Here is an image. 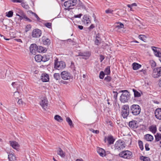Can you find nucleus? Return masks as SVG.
Here are the masks:
<instances>
[{"instance_id": "f257e3e1", "label": "nucleus", "mask_w": 161, "mask_h": 161, "mask_svg": "<svg viewBox=\"0 0 161 161\" xmlns=\"http://www.w3.org/2000/svg\"><path fill=\"white\" fill-rule=\"evenodd\" d=\"M120 92H123L120 96V101L123 103L127 102L130 98L129 93L127 90H121Z\"/></svg>"}, {"instance_id": "f03ea898", "label": "nucleus", "mask_w": 161, "mask_h": 161, "mask_svg": "<svg viewBox=\"0 0 161 161\" xmlns=\"http://www.w3.org/2000/svg\"><path fill=\"white\" fill-rule=\"evenodd\" d=\"M65 64L62 61H58L56 58L54 61V68L58 70H62L65 67Z\"/></svg>"}, {"instance_id": "7ed1b4c3", "label": "nucleus", "mask_w": 161, "mask_h": 161, "mask_svg": "<svg viewBox=\"0 0 161 161\" xmlns=\"http://www.w3.org/2000/svg\"><path fill=\"white\" fill-rule=\"evenodd\" d=\"M130 111L133 115L136 116L140 114L141 108L138 105L133 104L130 107Z\"/></svg>"}, {"instance_id": "20e7f679", "label": "nucleus", "mask_w": 161, "mask_h": 161, "mask_svg": "<svg viewBox=\"0 0 161 161\" xmlns=\"http://www.w3.org/2000/svg\"><path fill=\"white\" fill-rule=\"evenodd\" d=\"M120 157L125 159H130L132 157V153L128 150L123 151L119 153Z\"/></svg>"}, {"instance_id": "39448f33", "label": "nucleus", "mask_w": 161, "mask_h": 161, "mask_svg": "<svg viewBox=\"0 0 161 161\" xmlns=\"http://www.w3.org/2000/svg\"><path fill=\"white\" fill-rule=\"evenodd\" d=\"M125 147V142L121 140H118L116 142L114 145L115 150L119 151Z\"/></svg>"}, {"instance_id": "423d86ee", "label": "nucleus", "mask_w": 161, "mask_h": 161, "mask_svg": "<svg viewBox=\"0 0 161 161\" xmlns=\"http://www.w3.org/2000/svg\"><path fill=\"white\" fill-rule=\"evenodd\" d=\"M121 115L124 118H126L129 115V108L127 105L123 106L121 110Z\"/></svg>"}, {"instance_id": "0eeeda50", "label": "nucleus", "mask_w": 161, "mask_h": 161, "mask_svg": "<svg viewBox=\"0 0 161 161\" xmlns=\"http://www.w3.org/2000/svg\"><path fill=\"white\" fill-rule=\"evenodd\" d=\"M103 141L105 143H107L108 145H110L113 144L115 139L112 136L110 135L108 136H105Z\"/></svg>"}, {"instance_id": "6e6552de", "label": "nucleus", "mask_w": 161, "mask_h": 161, "mask_svg": "<svg viewBox=\"0 0 161 161\" xmlns=\"http://www.w3.org/2000/svg\"><path fill=\"white\" fill-rule=\"evenodd\" d=\"M42 35L41 31L38 29L33 30L31 33V36L33 38H36L40 37Z\"/></svg>"}, {"instance_id": "1a4fd4ad", "label": "nucleus", "mask_w": 161, "mask_h": 161, "mask_svg": "<svg viewBox=\"0 0 161 161\" xmlns=\"http://www.w3.org/2000/svg\"><path fill=\"white\" fill-rule=\"evenodd\" d=\"M154 78H158L161 76V67L154 69L152 74Z\"/></svg>"}, {"instance_id": "9d476101", "label": "nucleus", "mask_w": 161, "mask_h": 161, "mask_svg": "<svg viewBox=\"0 0 161 161\" xmlns=\"http://www.w3.org/2000/svg\"><path fill=\"white\" fill-rule=\"evenodd\" d=\"M62 78L64 80H68L70 78V74L67 71L62 72L60 74Z\"/></svg>"}, {"instance_id": "9b49d317", "label": "nucleus", "mask_w": 161, "mask_h": 161, "mask_svg": "<svg viewBox=\"0 0 161 161\" xmlns=\"http://www.w3.org/2000/svg\"><path fill=\"white\" fill-rule=\"evenodd\" d=\"M40 104L42 107L45 110L48 106V101L47 98L45 97L42 98L40 102Z\"/></svg>"}, {"instance_id": "f8f14e48", "label": "nucleus", "mask_w": 161, "mask_h": 161, "mask_svg": "<svg viewBox=\"0 0 161 161\" xmlns=\"http://www.w3.org/2000/svg\"><path fill=\"white\" fill-rule=\"evenodd\" d=\"M91 55V53L89 52L83 53H80L78 55L81 57V58L87 59Z\"/></svg>"}, {"instance_id": "ddd939ff", "label": "nucleus", "mask_w": 161, "mask_h": 161, "mask_svg": "<svg viewBox=\"0 0 161 161\" xmlns=\"http://www.w3.org/2000/svg\"><path fill=\"white\" fill-rule=\"evenodd\" d=\"M155 116L156 119L161 120V108H157L155 111Z\"/></svg>"}, {"instance_id": "4468645a", "label": "nucleus", "mask_w": 161, "mask_h": 161, "mask_svg": "<svg viewBox=\"0 0 161 161\" xmlns=\"http://www.w3.org/2000/svg\"><path fill=\"white\" fill-rule=\"evenodd\" d=\"M42 42L44 45H49L51 43L50 39L45 36H43L42 38Z\"/></svg>"}, {"instance_id": "2eb2a0df", "label": "nucleus", "mask_w": 161, "mask_h": 161, "mask_svg": "<svg viewBox=\"0 0 161 161\" xmlns=\"http://www.w3.org/2000/svg\"><path fill=\"white\" fill-rule=\"evenodd\" d=\"M41 80L43 82H47L49 81V75L46 73H43L41 76Z\"/></svg>"}, {"instance_id": "dca6fc26", "label": "nucleus", "mask_w": 161, "mask_h": 161, "mask_svg": "<svg viewBox=\"0 0 161 161\" xmlns=\"http://www.w3.org/2000/svg\"><path fill=\"white\" fill-rule=\"evenodd\" d=\"M82 22L85 24H88L91 23V20L89 17L87 15H85L83 18Z\"/></svg>"}, {"instance_id": "f3484780", "label": "nucleus", "mask_w": 161, "mask_h": 161, "mask_svg": "<svg viewBox=\"0 0 161 161\" xmlns=\"http://www.w3.org/2000/svg\"><path fill=\"white\" fill-rule=\"evenodd\" d=\"M9 143L10 146L15 149L17 150L19 147V145L18 144V143L16 141H10Z\"/></svg>"}, {"instance_id": "a211bd4d", "label": "nucleus", "mask_w": 161, "mask_h": 161, "mask_svg": "<svg viewBox=\"0 0 161 161\" xmlns=\"http://www.w3.org/2000/svg\"><path fill=\"white\" fill-rule=\"evenodd\" d=\"M8 158L9 161H15L16 160V157L12 153H8Z\"/></svg>"}, {"instance_id": "6ab92c4d", "label": "nucleus", "mask_w": 161, "mask_h": 161, "mask_svg": "<svg viewBox=\"0 0 161 161\" xmlns=\"http://www.w3.org/2000/svg\"><path fill=\"white\" fill-rule=\"evenodd\" d=\"M38 47L35 44H31L30 47V50L31 53H33L36 50H37Z\"/></svg>"}, {"instance_id": "aec40b11", "label": "nucleus", "mask_w": 161, "mask_h": 161, "mask_svg": "<svg viewBox=\"0 0 161 161\" xmlns=\"http://www.w3.org/2000/svg\"><path fill=\"white\" fill-rule=\"evenodd\" d=\"M57 153L61 158H64L65 157V153L63 152L60 148H58V150L57 151Z\"/></svg>"}, {"instance_id": "412c9836", "label": "nucleus", "mask_w": 161, "mask_h": 161, "mask_svg": "<svg viewBox=\"0 0 161 161\" xmlns=\"http://www.w3.org/2000/svg\"><path fill=\"white\" fill-rule=\"evenodd\" d=\"M64 6L66 7L65 8V10L69 11L70 9V0H69L65 2L64 3Z\"/></svg>"}, {"instance_id": "4be33fe9", "label": "nucleus", "mask_w": 161, "mask_h": 161, "mask_svg": "<svg viewBox=\"0 0 161 161\" xmlns=\"http://www.w3.org/2000/svg\"><path fill=\"white\" fill-rule=\"evenodd\" d=\"M132 68L133 70H136L141 68L142 65L136 63H134L132 64Z\"/></svg>"}, {"instance_id": "5701e85b", "label": "nucleus", "mask_w": 161, "mask_h": 161, "mask_svg": "<svg viewBox=\"0 0 161 161\" xmlns=\"http://www.w3.org/2000/svg\"><path fill=\"white\" fill-rule=\"evenodd\" d=\"M97 152L100 156L104 157L105 155L104 150L102 148H99L97 150Z\"/></svg>"}, {"instance_id": "b1692460", "label": "nucleus", "mask_w": 161, "mask_h": 161, "mask_svg": "<svg viewBox=\"0 0 161 161\" xmlns=\"http://www.w3.org/2000/svg\"><path fill=\"white\" fill-rule=\"evenodd\" d=\"M115 28L118 29H120L124 28V25L121 23L118 22L115 24Z\"/></svg>"}, {"instance_id": "393cba45", "label": "nucleus", "mask_w": 161, "mask_h": 161, "mask_svg": "<svg viewBox=\"0 0 161 161\" xmlns=\"http://www.w3.org/2000/svg\"><path fill=\"white\" fill-rule=\"evenodd\" d=\"M129 126L132 128H135L136 126V121L133 120L130 121L129 124Z\"/></svg>"}, {"instance_id": "a878e982", "label": "nucleus", "mask_w": 161, "mask_h": 161, "mask_svg": "<svg viewBox=\"0 0 161 161\" xmlns=\"http://www.w3.org/2000/svg\"><path fill=\"white\" fill-rule=\"evenodd\" d=\"M37 50L39 53H45L47 51V49L46 48L44 47L41 46H39L38 47Z\"/></svg>"}, {"instance_id": "bb28decb", "label": "nucleus", "mask_w": 161, "mask_h": 161, "mask_svg": "<svg viewBox=\"0 0 161 161\" xmlns=\"http://www.w3.org/2000/svg\"><path fill=\"white\" fill-rule=\"evenodd\" d=\"M101 39L99 34H97L95 38V43L97 45H98L100 43Z\"/></svg>"}, {"instance_id": "cd10ccee", "label": "nucleus", "mask_w": 161, "mask_h": 161, "mask_svg": "<svg viewBox=\"0 0 161 161\" xmlns=\"http://www.w3.org/2000/svg\"><path fill=\"white\" fill-rule=\"evenodd\" d=\"M42 56L40 54L36 55L35 57V60L38 62H40L42 61Z\"/></svg>"}, {"instance_id": "c85d7f7f", "label": "nucleus", "mask_w": 161, "mask_h": 161, "mask_svg": "<svg viewBox=\"0 0 161 161\" xmlns=\"http://www.w3.org/2000/svg\"><path fill=\"white\" fill-rule=\"evenodd\" d=\"M149 130L153 133L155 134L157 131V128L155 125H152L149 127Z\"/></svg>"}, {"instance_id": "c756f323", "label": "nucleus", "mask_w": 161, "mask_h": 161, "mask_svg": "<svg viewBox=\"0 0 161 161\" xmlns=\"http://www.w3.org/2000/svg\"><path fill=\"white\" fill-rule=\"evenodd\" d=\"M77 0H71V9L76 7V5L77 4Z\"/></svg>"}, {"instance_id": "7c9ffc66", "label": "nucleus", "mask_w": 161, "mask_h": 161, "mask_svg": "<svg viewBox=\"0 0 161 161\" xmlns=\"http://www.w3.org/2000/svg\"><path fill=\"white\" fill-rule=\"evenodd\" d=\"M145 138L147 141H152L153 139V136L149 134L146 135L145 136Z\"/></svg>"}, {"instance_id": "2f4dec72", "label": "nucleus", "mask_w": 161, "mask_h": 161, "mask_svg": "<svg viewBox=\"0 0 161 161\" xmlns=\"http://www.w3.org/2000/svg\"><path fill=\"white\" fill-rule=\"evenodd\" d=\"M42 61L46 62L48 61L50 58V56L48 55H44L42 56Z\"/></svg>"}, {"instance_id": "473e14b6", "label": "nucleus", "mask_w": 161, "mask_h": 161, "mask_svg": "<svg viewBox=\"0 0 161 161\" xmlns=\"http://www.w3.org/2000/svg\"><path fill=\"white\" fill-rule=\"evenodd\" d=\"M133 91L134 93V97H139L141 96V94L135 89H133Z\"/></svg>"}, {"instance_id": "72a5a7b5", "label": "nucleus", "mask_w": 161, "mask_h": 161, "mask_svg": "<svg viewBox=\"0 0 161 161\" xmlns=\"http://www.w3.org/2000/svg\"><path fill=\"white\" fill-rule=\"evenodd\" d=\"M54 119L55 120L59 122H61L63 120L62 117L59 115H56L54 116Z\"/></svg>"}, {"instance_id": "f704fd0d", "label": "nucleus", "mask_w": 161, "mask_h": 161, "mask_svg": "<svg viewBox=\"0 0 161 161\" xmlns=\"http://www.w3.org/2000/svg\"><path fill=\"white\" fill-rule=\"evenodd\" d=\"M155 136V140L157 142L159 141L161 139V134L157 133Z\"/></svg>"}, {"instance_id": "c9c22d12", "label": "nucleus", "mask_w": 161, "mask_h": 161, "mask_svg": "<svg viewBox=\"0 0 161 161\" xmlns=\"http://www.w3.org/2000/svg\"><path fill=\"white\" fill-rule=\"evenodd\" d=\"M139 38L141 40L143 41V42H146V39L147 38V37L145 35H140L139 36Z\"/></svg>"}, {"instance_id": "e433bc0d", "label": "nucleus", "mask_w": 161, "mask_h": 161, "mask_svg": "<svg viewBox=\"0 0 161 161\" xmlns=\"http://www.w3.org/2000/svg\"><path fill=\"white\" fill-rule=\"evenodd\" d=\"M106 75H108L110 73V67L109 66H107L104 70Z\"/></svg>"}, {"instance_id": "4c0bfd02", "label": "nucleus", "mask_w": 161, "mask_h": 161, "mask_svg": "<svg viewBox=\"0 0 161 161\" xmlns=\"http://www.w3.org/2000/svg\"><path fill=\"white\" fill-rule=\"evenodd\" d=\"M28 12L29 13V14H32L33 15H34L35 17L37 19L38 21H39L40 19V18L38 16L36 13L32 12L31 10L28 11Z\"/></svg>"}, {"instance_id": "58836bf2", "label": "nucleus", "mask_w": 161, "mask_h": 161, "mask_svg": "<svg viewBox=\"0 0 161 161\" xmlns=\"http://www.w3.org/2000/svg\"><path fill=\"white\" fill-rule=\"evenodd\" d=\"M18 103L19 105L20 106H25V104L21 99L18 100Z\"/></svg>"}, {"instance_id": "ea45409f", "label": "nucleus", "mask_w": 161, "mask_h": 161, "mask_svg": "<svg viewBox=\"0 0 161 161\" xmlns=\"http://www.w3.org/2000/svg\"><path fill=\"white\" fill-rule=\"evenodd\" d=\"M17 10V13H16V14H17L18 15L21 16L25 14V13H24L23 11H22L19 9H18Z\"/></svg>"}, {"instance_id": "a19ab883", "label": "nucleus", "mask_w": 161, "mask_h": 161, "mask_svg": "<svg viewBox=\"0 0 161 161\" xmlns=\"http://www.w3.org/2000/svg\"><path fill=\"white\" fill-rule=\"evenodd\" d=\"M138 143L140 149L141 150H142L143 149V142L141 140H139L138 141Z\"/></svg>"}, {"instance_id": "79ce46f5", "label": "nucleus", "mask_w": 161, "mask_h": 161, "mask_svg": "<svg viewBox=\"0 0 161 161\" xmlns=\"http://www.w3.org/2000/svg\"><path fill=\"white\" fill-rule=\"evenodd\" d=\"M4 74V72L0 69V79H3L5 78Z\"/></svg>"}, {"instance_id": "37998d69", "label": "nucleus", "mask_w": 161, "mask_h": 161, "mask_svg": "<svg viewBox=\"0 0 161 161\" xmlns=\"http://www.w3.org/2000/svg\"><path fill=\"white\" fill-rule=\"evenodd\" d=\"M9 74H11L10 71L9 70L7 71L6 73V75H7L8 77H9L10 79L12 80L13 79V75H9Z\"/></svg>"}, {"instance_id": "c03bdc74", "label": "nucleus", "mask_w": 161, "mask_h": 161, "mask_svg": "<svg viewBox=\"0 0 161 161\" xmlns=\"http://www.w3.org/2000/svg\"><path fill=\"white\" fill-rule=\"evenodd\" d=\"M82 15V14H81L77 15H75L74 17H73L72 18H71V19L74 22V20L75 18H80Z\"/></svg>"}, {"instance_id": "a18cd8bd", "label": "nucleus", "mask_w": 161, "mask_h": 161, "mask_svg": "<svg viewBox=\"0 0 161 161\" xmlns=\"http://www.w3.org/2000/svg\"><path fill=\"white\" fill-rule=\"evenodd\" d=\"M13 14V12L12 11H9L8 13H6V16L8 17H12Z\"/></svg>"}, {"instance_id": "49530a36", "label": "nucleus", "mask_w": 161, "mask_h": 161, "mask_svg": "<svg viewBox=\"0 0 161 161\" xmlns=\"http://www.w3.org/2000/svg\"><path fill=\"white\" fill-rule=\"evenodd\" d=\"M112 79L111 77L109 76H107L104 79V80L107 82H110Z\"/></svg>"}, {"instance_id": "de8ad7c7", "label": "nucleus", "mask_w": 161, "mask_h": 161, "mask_svg": "<svg viewBox=\"0 0 161 161\" xmlns=\"http://www.w3.org/2000/svg\"><path fill=\"white\" fill-rule=\"evenodd\" d=\"M21 5L23 7L26 9H28L29 8L28 5L24 3H21Z\"/></svg>"}, {"instance_id": "09e8293b", "label": "nucleus", "mask_w": 161, "mask_h": 161, "mask_svg": "<svg viewBox=\"0 0 161 161\" xmlns=\"http://www.w3.org/2000/svg\"><path fill=\"white\" fill-rule=\"evenodd\" d=\"M54 78L56 80H59L60 79V75L59 73H55L53 75Z\"/></svg>"}, {"instance_id": "8fccbe9b", "label": "nucleus", "mask_w": 161, "mask_h": 161, "mask_svg": "<svg viewBox=\"0 0 161 161\" xmlns=\"http://www.w3.org/2000/svg\"><path fill=\"white\" fill-rule=\"evenodd\" d=\"M31 28V26L30 24H28L27 25L25 28V31L26 32H27L29 31Z\"/></svg>"}, {"instance_id": "3c124183", "label": "nucleus", "mask_w": 161, "mask_h": 161, "mask_svg": "<svg viewBox=\"0 0 161 161\" xmlns=\"http://www.w3.org/2000/svg\"><path fill=\"white\" fill-rule=\"evenodd\" d=\"M105 74L103 71H101L100 72V74L99 77L100 79H103L104 76Z\"/></svg>"}, {"instance_id": "603ef678", "label": "nucleus", "mask_w": 161, "mask_h": 161, "mask_svg": "<svg viewBox=\"0 0 161 161\" xmlns=\"http://www.w3.org/2000/svg\"><path fill=\"white\" fill-rule=\"evenodd\" d=\"M44 25L49 28L52 27V23H51L47 22Z\"/></svg>"}, {"instance_id": "864d4df0", "label": "nucleus", "mask_w": 161, "mask_h": 161, "mask_svg": "<svg viewBox=\"0 0 161 161\" xmlns=\"http://www.w3.org/2000/svg\"><path fill=\"white\" fill-rule=\"evenodd\" d=\"M105 12L106 14H112L113 12V10L111 9L108 8L106 10Z\"/></svg>"}, {"instance_id": "5fc2aeb1", "label": "nucleus", "mask_w": 161, "mask_h": 161, "mask_svg": "<svg viewBox=\"0 0 161 161\" xmlns=\"http://www.w3.org/2000/svg\"><path fill=\"white\" fill-rule=\"evenodd\" d=\"M25 114H23L22 116H21L20 118L21 119H19V120L21 122H24L25 120Z\"/></svg>"}, {"instance_id": "6e6d98bb", "label": "nucleus", "mask_w": 161, "mask_h": 161, "mask_svg": "<svg viewBox=\"0 0 161 161\" xmlns=\"http://www.w3.org/2000/svg\"><path fill=\"white\" fill-rule=\"evenodd\" d=\"M155 55L159 57H161V53L157 51L154 53Z\"/></svg>"}, {"instance_id": "4d7b16f0", "label": "nucleus", "mask_w": 161, "mask_h": 161, "mask_svg": "<svg viewBox=\"0 0 161 161\" xmlns=\"http://www.w3.org/2000/svg\"><path fill=\"white\" fill-rule=\"evenodd\" d=\"M24 19L25 21H28L29 22H31L32 21V20L27 17L26 15H25V17H24Z\"/></svg>"}, {"instance_id": "13d9d810", "label": "nucleus", "mask_w": 161, "mask_h": 161, "mask_svg": "<svg viewBox=\"0 0 161 161\" xmlns=\"http://www.w3.org/2000/svg\"><path fill=\"white\" fill-rule=\"evenodd\" d=\"M143 158L142 159L143 161H150V159L147 157H142Z\"/></svg>"}, {"instance_id": "bf43d9fd", "label": "nucleus", "mask_w": 161, "mask_h": 161, "mask_svg": "<svg viewBox=\"0 0 161 161\" xmlns=\"http://www.w3.org/2000/svg\"><path fill=\"white\" fill-rule=\"evenodd\" d=\"M90 130L92 131V132L97 134H98L99 133V131L97 130H95L92 129H91Z\"/></svg>"}, {"instance_id": "052dcab7", "label": "nucleus", "mask_w": 161, "mask_h": 161, "mask_svg": "<svg viewBox=\"0 0 161 161\" xmlns=\"http://www.w3.org/2000/svg\"><path fill=\"white\" fill-rule=\"evenodd\" d=\"M150 63L152 67H155L156 66V63L153 61H150Z\"/></svg>"}, {"instance_id": "680f3d73", "label": "nucleus", "mask_w": 161, "mask_h": 161, "mask_svg": "<svg viewBox=\"0 0 161 161\" xmlns=\"http://www.w3.org/2000/svg\"><path fill=\"white\" fill-rule=\"evenodd\" d=\"M149 145L148 143H146L145 145V149L146 151H149L150 150V148L149 147Z\"/></svg>"}, {"instance_id": "e2e57ef3", "label": "nucleus", "mask_w": 161, "mask_h": 161, "mask_svg": "<svg viewBox=\"0 0 161 161\" xmlns=\"http://www.w3.org/2000/svg\"><path fill=\"white\" fill-rule=\"evenodd\" d=\"M100 62H102V61L104 59V57L103 55H100Z\"/></svg>"}, {"instance_id": "0e129e2a", "label": "nucleus", "mask_w": 161, "mask_h": 161, "mask_svg": "<svg viewBox=\"0 0 161 161\" xmlns=\"http://www.w3.org/2000/svg\"><path fill=\"white\" fill-rule=\"evenodd\" d=\"M25 14L21 16H19V15H18L17 14H16V16H18L19 17L20 19V20H21L22 19H24V17H25Z\"/></svg>"}, {"instance_id": "69168bd1", "label": "nucleus", "mask_w": 161, "mask_h": 161, "mask_svg": "<svg viewBox=\"0 0 161 161\" xmlns=\"http://www.w3.org/2000/svg\"><path fill=\"white\" fill-rule=\"evenodd\" d=\"M66 121L68 123L69 125L70 126V119L69 117L66 118Z\"/></svg>"}, {"instance_id": "338daca9", "label": "nucleus", "mask_w": 161, "mask_h": 161, "mask_svg": "<svg viewBox=\"0 0 161 161\" xmlns=\"http://www.w3.org/2000/svg\"><path fill=\"white\" fill-rule=\"evenodd\" d=\"M95 27L94 25L92 24L91 25L88 27V29L89 30H91L93 29Z\"/></svg>"}, {"instance_id": "774afa93", "label": "nucleus", "mask_w": 161, "mask_h": 161, "mask_svg": "<svg viewBox=\"0 0 161 161\" xmlns=\"http://www.w3.org/2000/svg\"><path fill=\"white\" fill-rule=\"evenodd\" d=\"M14 3H21L23 1L22 0H12Z\"/></svg>"}]
</instances>
